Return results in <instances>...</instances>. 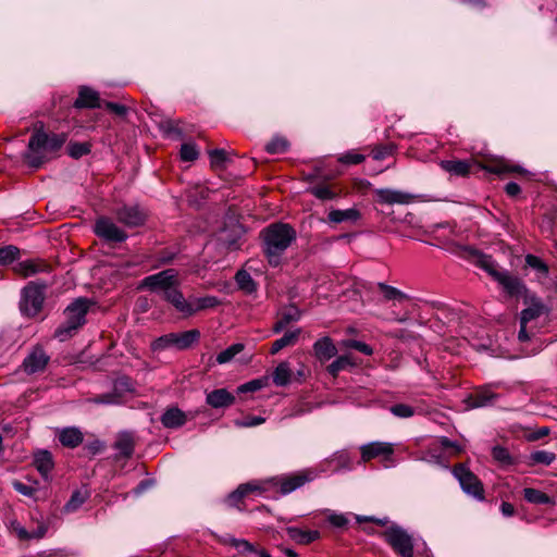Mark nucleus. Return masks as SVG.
<instances>
[{"instance_id": "f257e3e1", "label": "nucleus", "mask_w": 557, "mask_h": 557, "mask_svg": "<svg viewBox=\"0 0 557 557\" xmlns=\"http://www.w3.org/2000/svg\"><path fill=\"white\" fill-rule=\"evenodd\" d=\"M66 137L64 134L46 133L37 129L29 138L25 160L32 168H39L50 160L63 146Z\"/></svg>"}, {"instance_id": "f03ea898", "label": "nucleus", "mask_w": 557, "mask_h": 557, "mask_svg": "<svg viewBox=\"0 0 557 557\" xmlns=\"http://www.w3.org/2000/svg\"><path fill=\"white\" fill-rule=\"evenodd\" d=\"M264 255L272 267L281 263V257L296 239L295 230L285 223H274L261 232Z\"/></svg>"}, {"instance_id": "7ed1b4c3", "label": "nucleus", "mask_w": 557, "mask_h": 557, "mask_svg": "<svg viewBox=\"0 0 557 557\" xmlns=\"http://www.w3.org/2000/svg\"><path fill=\"white\" fill-rule=\"evenodd\" d=\"M91 301L87 298H77L64 309V322L54 331V338L65 342L77 334L78 330L86 323V314Z\"/></svg>"}, {"instance_id": "20e7f679", "label": "nucleus", "mask_w": 557, "mask_h": 557, "mask_svg": "<svg viewBox=\"0 0 557 557\" xmlns=\"http://www.w3.org/2000/svg\"><path fill=\"white\" fill-rule=\"evenodd\" d=\"M199 338L200 332L198 330L168 333L156 338L151 343V349L153 351H162L170 348L185 350L190 348L195 343H197Z\"/></svg>"}, {"instance_id": "39448f33", "label": "nucleus", "mask_w": 557, "mask_h": 557, "mask_svg": "<svg viewBox=\"0 0 557 557\" xmlns=\"http://www.w3.org/2000/svg\"><path fill=\"white\" fill-rule=\"evenodd\" d=\"M317 473L312 469L272 476L273 490L281 495H287L313 481Z\"/></svg>"}, {"instance_id": "423d86ee", "label": "nucleus", "mask_w": 557, "mask_h": 557, "mask_svg": "<svg viewBox=\"0 0 557 557\" xmlns=\"http://www.w3.org/2000/svg\"><path fill=\"white\" fill-rule=\"evenodd\" d=\"M359 449L362 462L377 459L385 468L393 467L396 463L394 458L395 445L393 443L375 441L361 445Z\"/></svg>"}, {"instance_id": "0eeeda50", "label": "nucleus", "mask_w": 557, "mask_h": 557, "mask_svg": "<svg viewBox=\"0 0 557 557\" xmlns=\"http://www.w3.org/2000/svg\"><path fill=\"white\" fill-rule=\"evenodd\" d=\"M45 289L46 285L35 283H28L24 287L20 302V310L24 315L34 318L41 311L45 301Z\"/></svg>"}, {"instance_id": "6e6552de", "label": "nucleus", "mask_w": 557, "mask_h": 557, "mask_svg": "<svg viewBox=\"0 0 557 557\" xmlns=\"http://www.w3.org/2000/svg\"><path fill=\"white\" fill-rule=\"evenodd\" d=\"M383 536L400 557H413L412 536L403 528L393 525L383 533Z\"/></svg>"}, {"instance_id": "1a4fd4ad", "label": "nucleus", "mask_w": 557, "mask_h": 557, "mask_svg": "<svg viewBox=\"0 0 557 557\" xmlns=\"http://www.w3.org/2000/svg\"><path fill=\"white\" fill-rule=\"evenodd\" d=\"M455 478L459 481L461 488L465 493L473 496L474 498L484 499L483 484L479 478L471 472L463 463L456 465L453 469Z\"/></svg>"}, {"instance_id": "9d476101", "label": "nucleus", "mask_w": 557, "mask_h": 557, "mask_svg": "<svg viewBox=\"0 0 557 557\" xmlns=\"http://www.w3.org/2000/svg\"><path fill=\"white\" fill-rule=\"evenodd\" d=\"M94 232L98 237L110 243H122L127 238L126 232L106 216H101L96 221Z\"/></svg>"}, {"instance_id": "9b49d317", "label": "nucleus", "mask_w": 557, "mask_h": 557, "mask_svg": "<svg viewBox=\"0 0 557 557\" xmlns=\"http://www.w3.org/2000/svg\"><path fill=\"white\" fill-rule=\"evenodd\" d=\"M176 281V272L173 269L161 271L157 274L145 277L141 282L140 287L148 288L150 290H161L163 295L174 286Z\"/></svg>"}, {"instance_id": "f8f14e48", "label": "nucleus", "mask_w": 557, "mask_h": 557, "mask_svg": "<svg viewBox=\"0 0 557 557\" xmlns=\"http://www.w3.org/2000/svg\"><path fill=\"white\" fill-rule=\"evenodd\" d=\"M115 216L119 222L128 227H137L144 225L147 220V212L137 205L123 206L115 210Z\"/></svg>"}, {"instance_id": "ddd939ff", "label": "nucleus", "mask_w": 557, "mask_h": 557, "mask_svg": "<svg viewBox=\"0 0 557 557\" xmlns=\"http://www.w3.org/2000/svg\"><path fill=\"white\" fill-rule=\"evenodd\" d=\"M50 357L45 352L44 348L36 346L25 357L22 367L27 374H34L37 372H42L46 369Z\"/></svg>"}, {"instance_id": "4468645a", "label": "nucleus", "mask_w": 557, "mask_h": 557, "mask_svg": "<svg viewBox=\"0 0 557 557\" xmlns=\"http://www.w3.org/2000/svg\"><path fill=\"white\" fill-rule=\"evenodd\" d=\"M496 282L510 297L518 298L527 295L528 289L525 284L518 276L512 275L507 270L502 273Z\"/></svg>"}, {"instance_id": "2eb2a0df", "label": "nucleus", "mask_w": 557, "mask_h": 557, "mask_svg": "<svg viewBox=\"0 0 557 557\" xmlns=\"http://www.w3.org/2000/svg\"><path fill=\"white\" fill-rule=\"evenodd\" d=\"M483 169L490 173L502 175V174H527V170H524L520 165L511 164L508 160L498 158L487 161Z\"/></svg>"}, {"instance_id": "dca6fc26", "label": "nucleus", "mask_w": 557, "mask_h": 557, "mask_svg": "<svg viewBox=\"0 0 557 557\" xmlns=\"http://www.w3.org/2000/svg\"><path fill=\"white\" fill-rule=\"evenodd\" d=\"M164 299L171 302L177 311L183 313L185 317L193 315V304L187 301L183 294L174 286L168 288L163 295Z\"/></svg>"}, {"instance_id": "f3484780", "label": "nucleus", "mask_w": 557, "mask_h": 557, "mask_svg": "<svg viewBox=\"0 0 557 557\" xmlns=\"http://www.w3.org/2000/svg\"><path fill=\"white\" fill-rule=\"evenodd\" d=\"M206 403L215 409L226 408L235 403V396L226 388H218L207 394Z\"/></svg>"}, {"instance_id": "a211bd4d", "label": "nucleus", "mask_w": 557, "mask_h": 557, "mask_svg": "<svg viewBox=\"0 0 557 557\" xmlns=\"http://www.w3.org/2000/svg\"><path fill=\"white\" fill-rule=\"evenodd\" d=\"M313 352L319 361L326 362L336 356L337 348L331 337L324 336L313 344Z\"/></svg>"}, {"instance_id": "6ab92c4d", "label": "nucleus", "mask_w": 557, "mask_h": 557, "mask_svg": "<svg viewBox=\"0 0 557 557\" xmlns=\"http://www.w3.org/2000/svg\"><path fill=\"white\" fill-rule=\"evenodd\" d=\"M58 440L64 447L76 448L83 443L84 434L76 426H66L58 431Z\"/></svg>"}, {"instance_id": "aec40b11", "label": "nucleus", "mask_w": 557, "mask_h": 557, "mask_svg": "<svg viewBox=\"0 0 557 557\" xmlns=\"http://www.w3.org/2000/svg\"><path fill=\"white\" fill-rule=\"evenodd\" d=\"M376 195L381 203L387 205H408L411 203L414 199V197L408 193L392 189H379Z\"/></svg>"}, {"instance_id": "412c9836", "label": "nucleus", "mask_w": 557, "mask_h": 557, "mask_svg": "<svg viewBox=\"0 0 557 557\" xmlns=\"http://www.w3.org/2000/svg\"><path fill=\"white\" fill-rule=\"evenodd\" d=\"M100 97L99 94L86 86L79 88L78 97L74 101V107L77 109L88 108L95 109L100 108Z\"/></svg>"}, {"instance_id": "4be33fe9", "label": "nucleus", "mask_w": 557, "mask_h": 557, "mask_svg": "<svg viewBox=\"0 0 557 557\" xmlns=\"http://www.w3.org/2000/svg\"><path fill=\"white\" fill-rule=\"evenodd\" d=\"M440 166L451 176L466 177L470 174L471 162L467 160H443Z\"/></svg>"}, {"instance_id": "5701e85b", "label": "nucleus", "mask_w": 557, "mask_h": 557, "mask_svg": "<svg viewBox=\"0 0 557 557\" xmlns=\"http://www.w3.org/2000/svg\"><path fill=\"white\" fill-rule=\"evenodd\" d=\"M160 420L163 426L168 429L181 428L187 421L185 412L177 407L166 409Z\"/></svg>"}, {"instance_id": "b1692460", "label": "nucleus", "mask_w": 557, "mask_h": 557, "mask_svg": "<svg viewBox=\"0 0 557 557\" xmlns=\"http://www.w3.org/2000/svg\"><path fill=\"white\" fill-rule=\"evenodd\" d=\"M34 466L42 478L48 479L54 467L53 458L50 451L40 450L34 456Z\"/></svg>"}, {"instance_id": "393cba45", "label": "nucleus", "mask_w": 557, "mask_h": 557, "mask_svg": "<svg viewBox=\"0 0 557 557\" xmlns=\"http://www.w3.org/2000/svg\"><path fill=\"white\" fill-rule=\"evenodd\" d=\"M114 449L119 451V456L123 458H131L135 449V441L131 433L123 432L116 437L113 445Z\"/></svg>"}, {"instance_id": "a878e982", "label": "nucleus", "mask_w": 557, "mask_h": 557, "mask_svg": "<svg viewBox=\"0 0 557 557\" xmlns=\"http://www.w3.org/2000/svg\"><path fill=\"white\" fill-rule=\"evenodd\" d=\"M300 315L301 313L297 307L289 306L280 313L277 321L273 325V332L281 333L289 323L298 321Z\"/></svg>"}, {"instance_id": "bb28decb", "label": "nucleus", "mask_w": 557, "mask_h": 557, "mask_svg": "<svg viewBox=\"0 0 557 557\" xmlns=\"http://www.w3.org/2000/svg\"><path fill=\"white\" fill-rule=\"evenodd\" d=\"M288 536L298 544H310L320 537V532L317 530H302L297 527H289L286 529Z\"/></svg>"}, {"instance_id": "cd10ccee", "label": "nucleus", "mask_w": 557, "mask_h": 557, "mask_svg": "<svg viewBox=\"0 0 557 557\" xmlns=\"http://www.w3.org/2000/svg\"><path fill=\"white\" fill-rule=\"evenodd\" d=\"M14 271L21 274L22 276L27 277L39 272L49 271V265L46 264L44 261L25 260L18 262L14 267Z\"/></svg>"}, {"instance_id": "c85d7f7f", "label": "nucleus", "mask_w": 557, "mask_h": 557, "mask_svg": "<svg viewBox=\"0 0 557 557\" xmlns=\"http://www.w3.org/2000/svg\"><path fill=\"white\" fill-rule=\"evenodd\" d=\"M360 219V212L356 208L345 210L334 209L327 214L330 223L338 224L343 222H356Z\"/></svg>"}, {"instance_id": "c756f323", "label": "nucleus", "mask_w": 557, "mask_h": 557, "mask_svg": "<svg viewBox=\"0 0 557 557\" xmlns=\"http://www.w3.org/2000/svg\"><path fill=\"white\" fill-rule=\"evenodd\" d=\"M476 265L484 270L494 281H497L505 271L499 268L498 263L491 256L484 253L478 256Z\"/></svg>"}, {"instance_id": "7c9ffc66", "label": "nucleus", "mask_w": 557, "mask_h": 557, "mask_svg": "<svg viewBox=\"0 0 557 557\" xmlns=\"http://www.w3.org/2000/svg\"><path fill=\"white\" fill-rule=\"evenodd\" d=\"M300 333H301L300 329H296L294 331L286 332L281 338L276 339L272 343L270 352L272 355H276L283 348L288 347V346H294L297 343Z\"/></svg>"}, {"instance_id": "2f4dec72", "label": "nucleus", "mask_w": 557, "mask_h": 557, "mask_svg": "<svg viewBox=\"0 0 557 557\" xmlns=\"http://www.w3.org/2000/svg\"><path fill=\"white\" fill-rule=\"evenodd\" d=\"M497 398V395L490 388H481L474 392L471 397L472 407H485L492 405Z\"/></svg>"}, {"instance_id": "473e14b6", "label": "nucleus", "mask_w": 557, "mask_h": 557, "mask_svg": "<svg viewBox=\"0 0 557 557\" xmlns=\"http://www.w3.org/2000/svg\"><path fill=\"white\" fill-rule=\"evenodd\" d=\"M292 369L287 361H283L278 363L272 374L273 383L276 386H286L290 383L292 379Z\"/></svg>"}, {"instance_id": "72a5a7b5", "label": "nucleus", "mask_w": 557, "mask_h": 557, "mask_svg": "<svg viewBox=\"0 0 557 557\" xmlns=\"http://www.w3.org/2000/svg\"><path fill=\"white\" fill-rule=\"evenodd\" d=\"M544 312V305L532 298L531 305L521 311L520 324H528L530 321L537 319Z\"/></svg>"}, {"instance_id": "f704fd0d", "label": "nucleus", "mask_w": 557, "mask_h": 557, "mask_svg": "<svg viewBox=\"0 0 557 557\" xmlns=\"http://www.w3.org/2000/svg\"><path fill=\"white\" fill-rule=\"evenodd\" d=\"M242 485H243V487H245L246 495H249L251 493L262 495V494L274 491L272 478L261 480V481H251L248 483H244Z\"/></svg>"}, {"instance_id": "c9c22d12", "label": "nucleus", "mask_w": 557, "mask_h": 557, "mask_svg": "<svg viewBox=\"0 0 557 557\" xmlns=\"http://www.w3.org/2000/svg\"><path fill=\"white\" fill-rule=\"evenodd\" d=\"M235 281L239 289L246 294H252L257 290V284L246 270H239L235 275Z\"/></svg>"}, {"instance_id": "e433bc0d", "label": "nucleus", "mask_w": 557, "mask_h": 557, "mask_svg": "<svg viewBox=\"0 0 557 557\" xmlns=\"http://www.w3.org/2000/svg\"><path fill=\"white\" fill-rule=\"evenodd\" d=\"M523 497L528 503L535 505H547L550 503V497L547 494L532 487H525L523 490Z\"/></svg>"}, {"instance_id": "4c0bfd02", "label": "nucleus", "mask_w": 557, "mask_h": 557, "mask_svg": "<svg viewBox=\"0 0 557 557\" xmlns=\"http://www.w3.org/2000/svg\"><path fill=\"white\" fill-rule=\"evenodd\" d=\"M308 191L320 200H332L338 196V194L327 184L312 186Z\"/></svg>"}, {"instance_id": "58836bf2", "label": "nucleus", "mask_w": 557, "mask_h": 557, "mask_svg": "<svg viewBox=\"0 0 557 557\" xmlns=\"http://www.w3.org/2000/svg\"><path fill=\"white\" fill-rule=\"evenodd\" d=\"M354 366L355 363L351 361L349 356H339L327 366L326 370L333 377H336L341 371Z\"/></svg>"}, {"instance_id": "ea45409f", "label": "nucleus", "mask_w": 557, "mask_h": 557, "mask_svg": "<svg viewBox=\"0 0 557 557\" xmlns=\"http://www.w3.org/2000/svg\"><path fill=\"white\" fill-rule=\"evenodd\" d=\"M87 498L88 493L86 491H75L64 505L63 510L65 512H74L87 500Z\"/></svg>"}, {"instance_id": "a19ab883", "label": "nucleus", "mask_w": 557, "mask_h": 557, "mask_svg": "<svg viewBox=\"0 0 557 557\" xmlns=\"http://www.w3.org/2000/svg\"><path fill=\"white\" fill-rule=\"evenodd\" d=\"M377 287L382 292L384 299H386V300L403 301V300H407L409 298L407 294H405L401 290L397 289L396 287L387 285L385 283H379Z\"/></svg>"}, {"instance_id": "79ce46f5", "label": "nucleus", "mask_w": 557, "mask_h": 557, "mask_svg": "<svg viewBox=\"0 0 557 557\" xmlns=\"http://www.w3.org/2000/svg\"><path fill=\"white\" fill-rule=\"evenodd\" d=\"M288 148V140L282 136H274L265 146L267 152L271 154L284 153Z\"/></svg>"}, {"instance_id": "37998d69", "label": "nucleus", "mask_w": 557, "mask_h": 557, "mask_svg": "<svg viewBox=\"0 0 557 557\" xmlns=\"http://www.w3.org/2000/svg\"><path fill=\"white\" fill-rule=\"evenodd\" d=\"M20 258V249L16 246L8 245L0 248V265H8Z\"/></svg>"}, {"instance_id": "c03bdc74", "label": "nucleus", "mask_w": 557, "mask_h": 557, "mask_svg": "<svg viewBox=\"0 0 557 557\" xmlns=\"http://www.w3.org/2000/svg\"><path fill=\"white\" fill-rule=\"evenodd\" d=\"M364 160L366 156L354 149L348 150L337 157V161L345 165H357L362 163Z\"/></svg>"}, {"instance_id": "a18cd8bd", "label": "nucleus", "mask_w": 557, "mask_h": 557, "mask_svg": "<svg viewBox=\"0 0 557 557\" xmlns=\"http://www.w3.org/2000/svg\"><path fill=\"white\" fill-rule=\"evenodd\" d=\"M395 144L377 145L371 148V156L374 160H384L393 156L396 151Z\"/></svg>"}, {"instance_id": "49530a36", "label": "nucleus", "mask_w": 557, "mask_h": 557, "mask_svg": "<svg viewBox=\"0 0 557 557\" xmlns=\"http://www.w3.org/2000/svg\"><path fill=\"white\" fill-rule=\"evenodd\" d=\"M243 350H244L243 344H239V343L233 344L216 356V362L220 364L227 363L231 360H233V358L236 355H238L239 352H242Z\"/></svg>"}, {"instance_id": "de8ad7c7", "label": "nucleus", "mask_w": 557, "mask_h": 557, "mask_svg": "<svg viewBox=\"0 0 557 557\" xmlns=\"http://www.w3.org/2000/svg\"><path fill=\"white\" fill-rule=\"evenodd\" d=\"M199 151L193 143L183 144L180 150V157L183 161L191 162L197 160Z\"/></svg>"}, {"instance_id": "09e8293b", "label": "nucleus", "mask_w": 557, "mask_h": 557, "mask_svg": "<svg viewBox=\"0 0 557 557\" xmlns=\"http://www.w3.org/2000/svg\"><path fill=\"white\" fill-rule=\"evenodd\" d=\"M191 304H193V309H194L193 314H194L197 311L208 309V308H213V307L218 306L219 300L214 296H207V297L197 298Z\"/></svg>"}, {"instance_id": "8fccbe9b", "label": "nucleus", "mask_w": 557, "mask_h": 557, "mask_svg": "<svg viewBox=\"0 0 557 557\" xmlns=\"http://www.w3.org/2000/svg\"><path fill=\"white\" fill-rule=\"evenodd\" d=\"M492 456L502 465L508 466L513 463V458L509 454L508 449L503 446H494L492 449Z\"/></svg>"}, {"instance_id": "3c124183", "label": "nucleus", "mask_w": 557, "mask_h": 557, "mask_svg": "<svg viewBox=\"0 0 557 557\" xmlns=\"http://www.w3.org/2000/svg\"><path fill=\"white\" fill-rule=\"evenodd\" d=\"M267 382H268L267 377L251 380L245 384L239 385L237 388V392L240 394L257 392V391H260L261 388H263L264 386H267Z\"/></svg>"}, {"instance_id": "603ef678", "label": "nucleus", "mask_w": 557, "mask_h": 557, "mask_svg": "<svg viewBox=\"0 0 557 557\" xmlns=\"http://www.w3.org/2000/svg\"><path fill=\"white\" fill-rule=\"evenodd\" d=\"M555 460V454L546 450H536L530 455L532 463L550 465Z\"/></svg>"}, {"instance_id": "864d4df0", "label": "nucleus", "mask_w": 557, "mask_h": 557, "mask_svg": "<svg viewBox=\"0 0 557 557\" xmlns=\"http://www.w3.org/2000/svg\"><path fill=\"white\" fill-rule=\"evenodd\" d=\"M209 158L213 168H223L227 161V153L224 149H213L209 151Z\"/></svg>"}, {"instance_id": "5fc2aeb1", "label": "nucleus", "mask_w": 557, "mask_h": 557, "mask_svg": "<svg viewBox=\"0 0 557 557\" xmlns=\"http://www.w3.org/2000/svg\"><path fill=\"white\" fill-rule=\"evenodd\" d=\"M12 486L17 493L26 497L35 498L37 493V487L35 485H28L18 480H13Z\"/></svg>"}, {"instance_id": "6e6d98bb", "label": "nucleus", "mask_w": 557, "mask_h": 557, "mask_svg": "<svg viewBox=\"0 0 557 557\" xmlns=\"http://www.w3.org/2000/svg\"><path fill=\"white\" fill-rule=\"evenodd\" d=\"M67 150L71 157L78 159L89 153L90 148L86 143H71L67 147Z\"/></svg>"}, {"instance_id": "4d7b16f0", "label": "nucleus", "mask_w": 557, "mask_h": 557, "mask_svg": "<svg viewBox=\"0 0 557 557\" xmlns=\"http://www.w3.org/2000/svg\"><path fill=\"white\" fill-rule=\"evenodd\" d=\"M391 412L398 418H410L414 414V409L406 404H396L389 408Z\"/></svg>"}, {"instance_id": "13d9d810", "label": "nucleus", "mask_w": 557, "mask_h": 557, "mask_svg": "<svg viewBox=\"0 0 557 557\" xmlns=\"http://www.w3.org/2000/svg\"><path fill=\"white\" fill-rule=\"evenodd\" d=\"M344 345L347 348H351V349L358 350V351L362 352L366 356H371L373 354L372 347L369 346L368 344L363 343V342H360V341L347 339V341L344 342Z\"/></svg>"}, {"instance_id": "bf43d9fd", "label": "nucleus", "mask_w": 557, "mask_h": 557, "mask_svg": "<svg viewBox=\"0 0 557 557\" xmlns=\"http://www.w3.org/2000/svg\"><path fill=\"white\" fill-rule=\"evenodd\" d=\"M245 487L240 484L234 492L227 496V504L231 507H238L242 500L246 497Z\"/></svg>"}, {"instance_id": "052dcab7", "label": "nucleus", "mask_w": 557, "mask_h": 557, "mask_svg": "<svg viewBox=\"0 0 557 557\" xmlns=\"http://www.w3.org/2000/svg\"><path fill=\"white\" fill-rule=\"evenodd\" d=\"M525 263L530 268L535 269V270L542 272L543 274L548 273V267L539 257H536L534 255H527Z\"/></svg>"}, {"instance_id": "680f3d73", "label": "nucleus", "mask_w": 557, "mask_h": 557, "mask_svg": "<svg viewBox=\"0 0 557 557\" xmlns=\"http://www.w3.org/2000/svg\"><path fill=\"white\" fill-rule=\"evenodd\" d=\"M226 543L238 549L239 552H256V548L251 543L243 539L230 537Z\"/></svg>"}, {"instance_id": "e2e57ef3", "label": "nucleus", "mask_w": 557, "mask_h": 557, "mask_svg": "<svg viewBox=\"0 0 557 557\" xmlns=\"http://www.w3.org/2000/svg\"><path fill=\"white\" fill-rule=\"evenodd\" d=\"M265 419L259 416H249L243 420H236L235 425L238 428H252L264 423Z\"/></svg>"}, {"instance_id": "0e129e2a", "label": "nucleus", "mask_w": 557, "mask_h": 557, "mask_svg": "<svg viewBox=\"0 0 557 557\" xmlns=\"http://www.w3.org/2000/svg\"><path fill=\"white\" fill-rule=\"evenodd\" d=\"M139 267H140L139 261H127L121 265L120 272L122 274H127V275H137L140 273Z\"/></svg>"}, {"instance_id": "69168bd1", "label": "nucleus", "mask_w": 557, "mask_h": 557, "mask_svg": "<svg viewBox=\"0 0 557 557\" xmlns=\"http://www.w3.org/2000/svg\"><path fill=\"white\" fill-rule=\"evenodd\" d=\"M327 521L335 528H344L348 523V519L342 513H331Z\"/></svg>"}, {"instance_id": "338daca9", "label": "nucleus", "mask_w": 557, "mask_h": 557, "mask_svg": "<svg viewBox=\"0 0 557 557\" xmlns=\"http://www.w3.org/2000/svg\"><path fill=\"white\" fill-rule=\"evenodd\" d=\"M106 109L111 111L112 113L124 116L127 113V108L124 104L116 103V102H106L104 104Z\"/></svg>"}, {"instance_id": "774afa93", "label": "nucleus", "mask_w": 557, "mask_h": 557, "mask_svg": "<svg viewBox=\"0 0 557 557\" xmlns=\"http://www.w3.org/2000/svg\"><path fill=\"white\" fill-rule=\"evenodd\" d=\"M440 444L445 449H454L455 454H460L462 450L457 442H453L448 437H441Z\"/></svg>"}]
</instances>
